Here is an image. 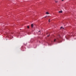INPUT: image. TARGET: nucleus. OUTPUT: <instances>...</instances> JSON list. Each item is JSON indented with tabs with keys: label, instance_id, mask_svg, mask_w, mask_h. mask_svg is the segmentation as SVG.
<instances>
[{
	"label": "nucleus",
	"instance_id": "f257e3e1",
	"mask_svg": "<svg viewBox=\"0 0 76 76\" xmlns=\"http://www.w3.org/2000/svg\"><path fill=\"white\" fill-rule=\"evenodd\" d=\"M57 41L58 43H60V42H61L62 41H60V40L58 39H57V40L56 39H55L54 40V42H56V41Z\"/></svg>",
	"mask_w": 76,
	"mask_h": 76
},
{
	"label": "nucleus",
	"instance_id": "f03ea898",
	"mask_svg": "<svg viewBox=\"0 0 76 76\" xmlns=\"http://www.w3.org/2000/svg\"><path fill=\"white\" fill-rule=\"evenodd\" d=\"M62 12H63V11H61L59 12V13H62Z\"/></svg>",
	"mask_w": 76,
	"mask_h": 76
},
{
	"label": "nucleus",
	"instance_id": "7ed1b4c3",
	"mask_svg": "<svg viewBox=\"0 0 76 76\" xmlns=\"http://www.w3.org/2000/svg\"><path fill=\"white\" fill-rule=\"evenodd\" d=\"M46 14H47V15H49L50 14H49V13H48V12H46Z\"/></svg>",
	"mask_w": 76,
	"mask_h": 76
},
{
	"label": "nucleus",
	"instance_id": "20e7f679",
	"mask_svg": "<svg viewBox=\"0 0 76 76\" xmlns=\"http://www.w3.org/2000/svg\"><path fill=\"white\" fill-rule=\"evenodd\" d=\"M31 28H33V24H31Z\"/></svg>",
	"mask_w": 76,
	"mask_h": 76
},
{
	"label": "nucleus",
	"instance_id": "39448f33",
	"mask_svg": "<svg viewBox=\"0 0 76 76\" xmlns=\"http://www.w3.org/2000/svg\"><path fill=\"white\" fill-rule=\"evenodd\" d=\"M48 21H49V22H50V19H49Z\"/></svg>",
	"mask_w": 76,
	"mask_h": 76
},
{
	"label": "nucleus",
	"instance_id": "423d86ee",
	"mask_svg": "<svg viewBox=\"0 0 76 76\" xmlns=\"http://www.w3.org/2000/svg\"><path fill=\"white\" fill-rule=\"evenodd\" d=\"M28 28H29V26H27Z\"/></svg>",
	"mask_w": 76,
	"mask_h": 76
},
{
	"label": "nucleus",
	"instance_id": "0eeeda50",
	"mask_svg": "<svg viewBox=\"0 0 76 76\" xmlns=\"http://www.w3.org/2000/svg\"><path fill=\"white\" fill-rule=\"evenodd\" d=\"M70 35H71V36H72V33H71V34H70Z\"/></svg>",
	"mask_w": 76,
	"mask_h": 76
},
{
	"label": "nucleus",
	"instance_id": "6e6552de",
	"mask_svg": "<svg viewBox=\"0 0 76 76\" xmlns=\"http://www.w3.org/2000/svg\"><path fill=\"white\" fill-rule=\"evenodd\" d=\"M63 28V27H61V28Z\"/></svg>",
	"mask_w": 76,
	"mask_h": 76
},
{
	"label": "nucleus",
	"instance_id": "1a4fd4ad",
	"mask_svg": "<svg viewBox=\"0 0 76 76\" xmlns=\"http://www.w3.org/2000/svg\"><path fill=\"white\" fill-rule=\"evenodd\" d=\"M56 3H57V1H56Z\"/></svg>",
	"mask_w": 76,
	"mask_h": 76
},
{
	"label": "nucleus",
	"instance_id": "9d476101",
	"mask_svg": "<svg viewBox=\"0 0 76 76\" xmlns=\"http://www.w3.org/2000/svg\"><path fill=\"white\" fill-rule=\"evenodd\" d=\"M40 32V31H39V33Z\"/></svg>",
	"mask_w": 76,
	"mask_h": 76
},
{
	"label": "nucleus",
	"instance_id": "9b49d317",
	"mask_svg": "<svg viewBox=\"0 0 76 76\" xmlns=\"http://www.w3.org/2000/svg\"><path fill=\"white\" fill-rule=\"evenodd\" d=\"M2 25H3V26H4V25H3V24H2Z\"/></svg>",
	"mask_w": 76,
	"mask_h": 76
},
{
	"label": "nucleus",
	"instance_id": "f8f14e48",
	"mask_svg": "<svg viewBox=\"0 0 76 76\" xmlns=\"http://www.w3.org/2000/svg\"><path fill=\"white\" fill-rule=\"evenodd\" d=\"M45 18H47V16L45 17Z\"/></svg>",
	"mask_w": 76,
	"mask_h": 76
},
{
	"label": "nucleus",
	"instance_id": "ddd939ff",
	"mask_svg": "<svg viewBox=\"0 0 76 76\" xmlns=\"http://www.w3.org/2000/svg\"><path fill=\"white\" fill-rule=\"evenodd\" d=\"M62 1H64V0H61Z\"/></svg>",
	"mask_w": 76,
	"mask_h": 76
},
{
	"label": "nucleus",
	"instance_id": "4468645a",
	"mask_svg": "<svg viewBox=\"0 0 76 76\" xmlns=\"http://www.w3.org/2000/svg\"><path fill=\"white\" fill-rule=\"evenodd\" d=\"M68 37H70V35H69Z\"/></svg>",
	"mask_w": 76,
	"mask_h": 76
},
{
	"label": "nucleus",
	"instance_id": "2eb2a0df",
	"mask_svg": "<svg viewBox=\"0 0 76 76\" xmlns=\"http://www.w3.org/2000/svg\"><path fill=\"white\" fill-rule=\"evenodd\" d=\"M50 35L48 36V37H49Z\"/></svg>",
	"mask_w": 76,
	"mask_h": 76
}]
</instances>
